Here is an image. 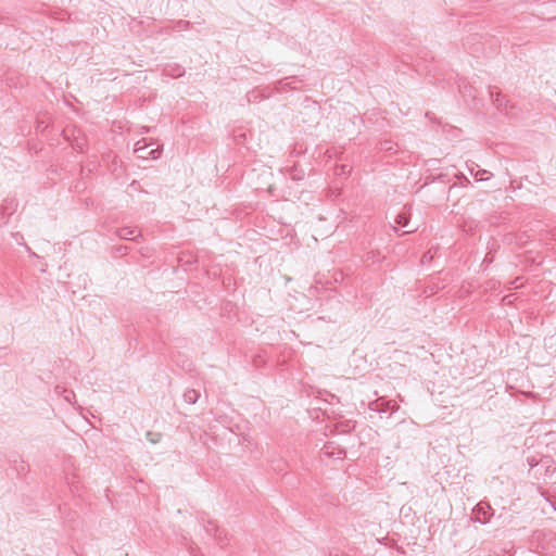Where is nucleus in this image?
Returning a JSON list of instances; mask_svg holds the SVG:
<instances>
[{"label": "nucleus", "mask_w": 556, "mask_h": 556, "mask_svg": "<svg viewBox=\"0 0 556 556\" xmlns=\"http://www.w3.org/2000/svg\"><path fill=\"white\" fill-rule=\"evenodd\" d=\"M206 532L208 534H213L217 540H222V531L219 530V528L217 527V525L213 523V522H208V526L206 528Z\"/></svg>", "instance_id": "13"}, {"label": "nucleus", "mask_w": 556, "mask_h": 556, "mask_svg": "<svg viewBox=\"0 0 556 556\" xmlns=\"http://www.w3.org/2000/svg\"><path fill=\"white\" fill-rule=\"evenodd\" d=\"M395 223L401 226V227H406L408 226V223H409V213L406 212V210L404 208L401 213L397 214L396 218H395Z\"/></svg>", "instance_id": "12"}, {"label": "nucleus", "mask_w": 556, "mask_h": 556, "mask_svg": "<svg viewBox=\"0 0 556 556\" xmlns=\"http://www.w3.org/2000/svg\"><path fill=\"white\" fill-rule=\"evenodd\" d=\"M17 206L18 202L15 199H7L0 206V214L3 217H9L17 210Z\"/></svg>", "instance_id": "8"}, {"label": "nucleus", "mask_w": 556, "mask_h": 556, "mask_svg": "<svg viewBox=\"0 0 556 556\" xmlns=\"http://www.w3.org/2000/svg\"><path fill=\"white\" fill-rule=\"evenodd\" d=\"M129 251V248L127 245H118L114 248V254L115 255H126Z\"/></svg>", "instance_id": "14"}, {"label": "nucleus", "mask_w": 556, "mask_h": 556, "mask_svg": "<svg viewBox=\"0 0 556 556\" xmlns=\"http://www.w3.org/2000/svg\"><path fill=\"white\" fill-rule=\"evenodd\" d=\"M325 450H328V446H325ZM325 453H326V454H328V455H329V454H331V453H330V452H328V451H326Z\"/></svg>", "instance_id": "26"}, {"label": "nucleus", "mask_w": 556, "mask_h": 556, "mask_svg": "<svg viewBox=\"0 0 556 556\" xmlns=\"http://www.w3.org/2000/svg\"><path fill=\"white\" fill-rule=\"evenodd\" d=\"M64 135L66 139L71 141V146L75 151L80 153L85 151L87 140L80 129L67 128L64 130Z\"/></svg>", "instance_id": "1"}, {"label": "nucleus", "mask_w": 556, "mask_h": 556, "mask_svg": "<svg viewBox=\"0 0 556 556\" xmlns=\"http://www.w3.org/2000/svg\"><path fill=\"white\" fill-rule=\"evenodd\" d=\"M189 24H190V23H189L188 21H179V22H178V27H179V28H182V27H184V28H187V27L189 26Z\"/></svg>", "instance_id": "20"}, {"label": "nucleus", "mask_w": 556, "mask_h": 556, "mask_svg": "<svg viewBox=\"0 0 556 556\" xmlns=\"http://www.w3.org/2000/svg\"><path fill=\"white\" fill-rule=\"evenodd\" d=\"M478 167L477 164L472 163V166H468L470 174L479 181L488 180L491 177V173L486 169H478L477 172H473L475 167Z\"/></svg>", "instance_id": "9"}, {"label": "nucleus", "mask_w": 556, "mask_h": 556, "mask_svg": "<svg viewBox=\"0 0 556 556\" xmlns=\"http://www.w3.org/2000/svg\"><path fill=\"white\" fill-rule=\"evenodd\" d=\"M14 236H15V237H21V238H23V237L20 235V232H16Z\"/></svg>", "instance_id": "28"}, {"label": "nucleus", "mask_w": 556, "mask_h": 556, "mask_svg": "<svg viewBox=\"0 0 556 556\" xmlns=\"http://www.w3.org/2000/svg\"><path fill=\"white\" fill-rule=\"evenodd\" d=\"M163 75L170 78H178L185 75V68L178 63H168L163 68Z\"/></svg>", "instance_id": "6"}, {"label": "nucleus", "mask_w": 556, "mask_h": 556, "mask_svg": "<svg viewBox=\"0 0 556 556\" xmlns=\"http://www.w3.org/2000/svg\"><path fill=\"white\" fill-rule=\"evenodd\" d=\"M64 397H65V400H66L67 402H70V403H71V402H72V399H74V397H75V394H74L73 392H68Z\"/></svg>", "instance_id": "21"}, {"label": "nucleus", "mask_w": 556, "mask_h": 556, "mask_svg": "<svg viewBox=\"0 0 556 556\" xmlns=\"http://www.w3.org/2000/svg\"><path fill=\"white\" fill-rule=\"evenodd\" d=\"M331 455H337L338 458H342L345 455V452L342 450H339L338 453H331Z\"/></svg>", "instance_id": "22"}, {"label": "nucleus", "mask_w": 556, "mask_h": 556, "mask_svg": "<svg viewBox=\"0 0 556 556\" xmlns=\"http://www.w3.org/2000/svg\"><path fill=\"white\" fill-rule=\"evenodd\" d=\"M115 235L123 240H134L137 241L138 238L141 237L140 232L137 233L136 228L132 227H122L116 229Z\"/></svg>", "instance_id": "7"}, {"label": "nucleus", "mask_w": 556, "mask_h": 556, "mask_svg": "<svg viewBox=\"0 0 556 556\" xmlns=\"http://www.w3.org/2000/svg\"><path fill=\"white\" fill-rule=\"evenodd\" d=\"M199 396H200L199 392L197 390H193V389L187 390L184 393V400L188 404L197 403V401L199 400Z\"/></svg>", "instance_id": "11"}, {"label": "nucleus", "mask_w": 556, "mask_h": 556, "mask_svg": "<svg viewBox=\"0 0 556 556\" xmlns=\"http://www.w3.org/2000/svg\"><path fill=\"white\" fill-rule=\"evenodd\" d=\"M351 172V167L349 165H341L339 168H338V172L337 174L338 175H345V174H349Z\"/></svg>", "instance_id": "18"}, {"label": "nucleus", "mask_w": 556, "mask_h": 556, "mask_svg": "<svg viewBox=\"0 0 556 556\" xmlns=\"http://www.w3.org/2000/svg\"><path fill=\"white\" fill-rule=\"evenodd\" d=\"M392 229H393L394 232H397V228L396 227L393 226Z\"/></svg>", "instance_id": "27"}, {"label": "nucleus", "mask_w": 556, "mask_h": 556, "mask_svg": "<svg viewBox=\"0 0 556 556\" xmlns=\"http://www.w3.org/2000/svg\"><path fill=\"white\" fill-rule=\"evenodd\" d=\"M412 231H413V230H409V232H412ZM406 233H408V231H403V232L401 233V236L406 235Z\"/></svg>", "instance_id": "25"}, {"label": "nucleus", "mask_w": 556, "mask_h": 556, "mask_svg": "<svg viewBox=\"0 0 556 556\" xmlns=\"http://www.w3.org/2000/svg\"><path fill=\"white\" fill-rule=\"evenodd\" d=\"M473 520L482 525L488 523L494 515V509L486 502H480L472 509Z\"/></svg>", "instance_id": "2"}, {"label": "nucleus", "mask_w": 556, "mask_h": 556, "mask_svg": "<svg viewBox=\"0 0 556 556\" xmlns=\"http://www.w3.org/2000/svg\"><path fill=\"white\" fill-rule=\"evenodd\" d=\"M369 408L374 412H377V413H386L388 412L389 409H391V414L395 413L397 409H399V405L397 404H391L390 401H384V400H377V401H374L369 404Z\"/></svg>", "instance_id": "5"}, {"label": "nucleus", "mask_w": 556, "mask_h": 556, "mask_svg": "<svg viewBox=\"0 0 556 556\" xmlns=\"http://www.w3.org/2000/svg\"><path fill=\"white\" fill-rule=\"evenodd\" d=\"M146 437H147V439H148L151 443H153V444H155V443H157V442L160 441V434H157V433H153V432H151V431H148V432L146 433Z\"/></svg>", "instance_id": "16"}, {"label": "nucleus", "mask_w": 556, "mask_h": 556, "mask_svg": "<svg viewBox=\"0 0 556 556\" xmlns=\"http://www.w3.org/2000/svg\"><path fill=\"white\" fill-rule=\"evenodd\" d=\"M432 254L430 251L424 253L422 257H421V262L422 263H426V262H430L432 260Z\"/></svg>", "instance_id": "19"}, {"label": "nucleus", "mask_w": 556, "mask_h": 556, "mask_svg": "<svg viewBox=\"0 0 556 556\" xmlns=\"http://www.w3.org/2000/svg\"><path fill=\"white\" fill-rule=\"evenodd\" d=\"M379 252H375V251H370L367 253V257L366 260L367 261H371L372 263H376L378 261V256H379Z\"/></svg>", "instance_id": "17"}, {"label": "nucleus", "mask_w": 556, "mask_h": 556, "mask_svg": "<svg viewBox=\"0 0 556 556\" xmlns=\"http://www.w3.org/2000/svg\"><path fill=\"white\" fill-rule=\"evenodd\" d=\"M493 101H494V104L496 105V108L500 111H503L506 114L508 113L507 112L508 100L506 99L505 96H503L501 92H496L495 98L493 99Z\"/></svg>", "instance_id": "10"}, {"label": "nucleus", "mask_w": 556, "mask_h": 556, "mask_svg": "<svg viewBox=\"0 0 556 556\" xmlns=\"http://www.w3.org/2000/svg\"><path fill=\"white\" fill-rule=\"evenodd\" d=\"M300 83L301 80L299 79L298 76L286 77L275 83V90L278 92L287 90H298L300 88Z\"/></svg>", "instance_id": "4"}, {"label": "nucleus", "mask_w": 556, "mask_h": 556, "mask_svg": "<svg viewBox=\"0 0 556 556\" xmlns=\"http://www.w3.org/2000/svg\"><path fill=\"white\" fill-rule=\"evenodd\" d=\"M12 463L14 464L13 467L17 472L25 471L26 466L24 460H13Z\"/></svg>", "instance_id": "15"}, {"label": "nucleus", "mask_w": 556, "mask_h": 556, "mask_svg": "<svg viewBox=\"0 0 556 556\" xmlns=\"http://www.w3.org/2000/svg\"><path fill=\"white\" fill-rule=\"evenodd\" d=\"M26 250L30 253V255L36 256V253L30 251V248L25 244Z\"/></svg>", "instance_id": "24"}, {"label": "nucleus", "mask_w": 556, "mask_h": 556, "mask_svg": "<svg viewBox=\"0 0 556 556\" xmlns=\"http://www.w3.org/2000/svg\"><path fill=\"white\" fill-rule=\"evenodd\" d=\"M149 144L146 139L139 140L135 144L134 152L140 159H157L160 156V147L157 146L155 149L148 150Z\"/></svg>", "instance_id": "3"}, {"label": "nucleus", "mask_w": 556, "mask_h": 556, "mask_svg": "<svg viewBox=\"0 0 556 556\" xmlns=\"http://www.w3.org/2000/svg\"><path fill=\"white\" fill-rule=\"evenodd\" d=\"M291 177H292L293 179H298V180L302 179V176H299V174H293V173H292V174H291Z\"/></svg>", "instance_id": "23"}]
</instances>
